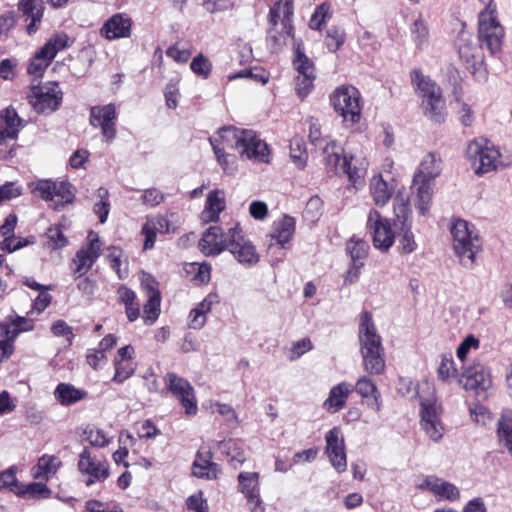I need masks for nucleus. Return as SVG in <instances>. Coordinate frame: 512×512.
<instances>
[{
	"label": "nucleus",
	"mask_w": 512,
	"mask_h": 512,
	"mask_svg": "<svg viewBox=\"0 0 512 512\" xmlns=\"http://www.w3.org/2000/svg\"><path fill=\"white\" fill-rule=\"evenodd\" d=\"M370 192L373 201L378 206H384L389 201L392 190L382 176H374L370 181Z\"/></svg>",
	"instance_id": "42"
},
{
	"label": "nucleus",
	"mask_w": 512,
	"mask_h": 512,
	"mask_svg": "<svg viewBox=\"0 0 512 512\" xmlns=\"http://www.w3.org/2000/svg\"><path fill=\"white\" fill-rule=\"evenodd\" d=\"M85 439L95 447L103 448L110 443V438L107 437L106 433L96 427H88L84 431Z\"/></svg>",
	"instance_id": "59"
},
{
	"label": "nucleus",
	"mask_w": 512,
	"mask_h": 512,
	"mask_svg": "<svg viewBox=\"0 0 512 512\" xmlns=\"http://www.w3.org/2000/svg\"><path fill=\"white\" fill-rule=\"evenodd\" d=\"M192 473L198 478L217 479L221 474V469L211 461L209 455L197 454L192 466Z\"/></svg>",
	"instance_id": "36"
},
{
	"label": "nucleus",
	"mask_w": 512,
	"mask_h": 512,
	"mask_svg": "<svg viewBox=\"0 0 512 512\" xmlns=\"http://www.w3.org/2000/svg\"><path fill=\"white\" fill-rule=\"evenodd\" d=\"M411 32L416 46L422 49L428 42L429 31L422 19H417L412 25Z\"/></svg>",
	"instance_id": "60"
},
{
	"label": "nucleus",
	"mask_w": 512,
	"mask_h": 512,
	"mask_svg": "<svg viewBox=\"0 0 512 512\" xmlns=\"http://www.w3.org/2000/svg\"><path fill=\"white\" fill-rule=\"evenodd\" d=\"M466 154L476 174H485L512 164V153L509 150H502L485 138H477L469 142Z\"/></svg>",
	"instance_id": "1"
},
{
	"label": "nucleus",
	"mask_w": 512,
	"mask_h": 512,
	"mask_svg": "<svg viewBox=\"0 0 512 512\" xmlns=\"http://www.w3.org/2000/svg\"><path fill=\"white\" fill-rule=\"evenodd\" d=\"M61 464L59 457L45 454L38 459L37 464L32 468V476L36 480L48 481L56 474Z\"/></svg>",
	"instance_id": "33"
},
{
	"label": "nucleus",
	"mask_w": 512,
	"mask_h": 512,
	"mask_svg": "<svg viewBox=\"0 0 512 512\" xmlns=\"http://www.w3.org/2000/svg\"><path fill=\"white\" fill-rule=\"evenodd\" d=\"M366 227L372 236L373 246L387 252L395 242V233L390 221L377 210L371 209L367 215Z\"/></svg>",
	"instance_id": "11"
},
{
	"label": "nucleus",
	"mask_w": 512,
	"mask_h": 512,
	"mask_svg": "<svg viewBox=\"0 0 512 512\" xmlns=\"http://www.w3.org/2000/svg\"><path fill=\"white\" fill-rule=\"evenodd\" d=\"M218 303L216 294H208L192 311L190 312V327L201 329L206 322V315L214 304Z\"/></svg>",
	"instance_id": "35"
},
{
	"label": "nucleus",
	"mask_w": 512,
	"mask_h": 512,
	"mask_svg": "<svg viewBox=\"0 0 512 512\" xmlns=\"http://www.w3.org/2000/svg\"><path fill=\"white\" fill-rule=\"evenodd\" d=\"M247 129H239L233 126L223 127L219 129L213 136L209 138L212 148L224 147L239 151L241 143L245 140L244 135Z\"/></svg>",
	"instance_id": "25"
},
{
	"label": "nucleus",
	"mask_w": 512,
	"mask_h": 512,
	"mask_svg": "<svg viewBox=\"0 0 512 512\" xmlns=\"http://www.w3.org/2000/svg\"><path fill=\"white\" fill-rule=\"evenodd\" d=\"M368 161L361 150L350 151L343 157L342 169L349 181L356 186L364 179L368 168Z\"/></svg>",
	"instance_id": "24"
},
{
	"label": "nucleus",
	"mask_w": 512,
	"mask_h": 512,
	"mask_svg": "<svg viewBox=\"0 0 512 512\" xmlns=\"http://www.w3.org/2000/svg\"><path fill=\"white\" fill-rule=\"evenodd\" d=\"M115 374L112 381L118 384L130 378L135 371V364L132 360H113Z\"/></svg>",
	"instance_id": "50"
},
{
	"label": "nucleus",
	"mask_w": 512,
	"mask_h": 512,
	"mask_svg": "<svg viewBox=\"0 0 512 512\" xmlns=\"http://www.w3.org/2000/svg\"><path fill=\"white\" fill-rule=\"evenodd\" d=\"M54 396L61 405L68 406L84 399L86 392L71 384L60 383L54 391Z\"/></svg>",
	"instance_id": "39"
},
{
	"label": "nucleus",
	"mask_w": 512,
	"mask_h": 512,
	"mask_svg": "<svg viewBox=\"0 0 512 512\" xmlns=\"http://www.w3.org/2000/svg\"><path fill=\"white\" fill-rule=\"evenodd\" d=\"M225 209V193L222 190L211 191L206 200L205 209L201 213L204 222H213L219 218V214Z\"/></svg>",
	"instance_id": "34"
},
{
	"label": "nucleus",
	"mask_w": 512,
	"mask_h": 512,
	"mask_svg": "<svg viewBox=\"0 0 512 512\" xmlns=\"http://www.w3.org/2000/svg\"><path fill=\"white\" fill-rule=\"evenodd\" d=\"M498 439L512 456V416L510 412H503L497 423Z\"/></svg>",
	"instance_id": "43"
},
{
	"label": "nucleus",
	"mask_w": 512,
	"mask_h": 512,
	"mask_svg": "<svg viewBox=\"0 0 512 512\" xmlns=\"http://www.w3.org/2000/svg\"><path fill=\"white\" fill-rule=\"evenodd\" d=\"M167 389L177 398L187 415H195L198 411L197 400L193 386L183 377L169 372L164 378Z\"/></svg>",
	"instance_id": "12"
},
{
	"label": "nucleus",
	"mask_w": 512,
	"mask_h": 512,
	"mask_svg": "<svg viewBox=\"0 0 512 512\" xmlns=\"http://www.w3.org/2000/svg\"><path fill=\"white\" fill-rule=\"evenodd\" d=\"M34 242V239L31 238H21L16 237L14 235L6 237L2 240L1 248L3 250H6L8 252H14L16 250H19L29 244H32Z\"/></svg>",
	"instance_id": "64"
},
{
	"label": "nucleus",
	"mask_w": 512,
	"mask_h": 512,
	"mask_svg": "<svg viewBox=\"0 0 512 512\" xmlns=\"http://www.w3.org/2000/svg\"><path fill=\"white\" fill-rule=\"evenodd\" d=\"M190 68L195 74L207 78L211 72L212 64L208 58L198 55L192 60Z\"/></svg>",
	"instance_id": "63"
},
{
	"label": "nucleus",
	"mask_w": 512,
	"mask_h": 512,
	"mask_svg": "<svg viewBox=\"0 0 512 512\" xmlns=\"http://www.w3.org/2000/svg\"><path fill=\"white\" fill-rule=\"evenodd\" d=\"M295 232V220L290 216H283L273 224V230L270 234L271 239L281 248H287L286 245L291 241Z\"/></svg>",
	"instance_id": "31"
},
{
	"label": "nucleus",
	"mask_w": 512,
	"mask_h": 512,
	"mask_svg": "<svg viewBox=\"0 0 512 512\" xmlns=\"http://www.w3.org/2000/svg\"><path fill=\"white\" fill-rule=\"evenodd\" d=\"M217 162L226 174H233L237 170L236 157L225 152L224 147L213 148Z\"/></svg>",
	"instance_id": "52"
},
{
	"label": "nucleus",
	"mask_w": 512,
	"mask_h": 512,
	"mask_svg": "<svg viewBox=\"0 0 512 512\" xmlns=\"http://www.w3.org/2000/svg\"><path fill=\"white\" fill-rule=\"evenodd\" d=\"M229 241V230L224 233L218 226L209 227L199 241V248L206 256L218 255L227 250Z\"/></svg>",
	"instance_id": "23"
},
{
	"label": "nucleus",
	"mask_w": 512,
	"mask_h": 512,
	"mask_svg": "<svg viewBox=\"0 0 512 512\" xmlns=\"http://www.w3.org/2000/svg\"><path fill=\"white\" fill-rule=\"evenodd\" d=\"M335 111L343 118L346 126H353L361 118L360 92L352 85L338 87L331 96Z\"/></svg>",
	"instance_id": "6"
},
{
	"label": "nucleus",
	"mask_w": 512,
	"mask_h": 512,
	"mask_svg": "<svg viewBox=\"0 0 512 512\" xmlns=\"http://www.w3.org/2000/svg\"><path fill=\"white\" fill-rule=\"evenodd\" d=\"M437 374L439 379L444 382H449L452 378L456 377L457 369L451 355H444L442 357Z\"/></svg>",
	"instance_id": "54"
},
{
	"label": "nucleus",
	"mask_w": 512,
	"mask_h": 512,
	"mask_svg": "<svg viewBox=\"0 0 512 512\" xmlns=\"http://www.w3.org/2000/svg\"><path fill=\"white\" fill-rule=\"evenodd\" d=\"M441 172V162L433 154H427L422 159L418 170L413 177V184L429 183L439 176Z\"/></svg>",
	"instance_id": "30"
},
{
	"label": "nucleus",
	"mask_w": 512,
	"mask_h": 512,
	"mask_svg": "<svg viewBox=\"0 0 512 512\" xmlns=\"http://www.w3.org/2000/svg\"><path fill=\"white\" fill-rule=\"evenodd\" d=\"M170 232V222L164 216H156L147 218L145 224L142 227V233L145 236L144 250L151 249L154 246L157 233H168Z\"/></svg>",
	"instance_id": "29"
},
{
	"label": "nucleus",
	"mask_w": 512,
	"mask_h": 512,
	"mask_svg": "<svg viewBox=\"0 0 512 512\" xmlns=\"http://www.w3.org/2000/svg\"><path fill=\"white\" fill-rule=\"evenodd\" d=\"M412 82L417 88L421 98L424 114L434 122H442L445 119V101L441 88L429 77L419 71L412 74Z\"/></svg>",
	"instance_id": "4"
},
{
	"label": "nucleus",
	"mask_w": 512,
	"mask_h": 512,
	"mask_svg": "<svg viewBox=\"0 0 512 512\" xmlns=\"http://www.w3.org/2000/svg\"><path fill=\"white\" fill-rule=\"evenodd\" d=\"M237 489L246 499L252 511L261 507L260 475L257 472H240L237 476Z\"/></svg>",
	"instance_id": "19"
},
{
	"label": "nucleus",
	"mask_w": 512,
	"mask_h": 512,
	"mask_svg": "<svg viewBox=\"0 0 512 512\" xmlns=\"http://www.w3.org/2000/svg\"><path fill=\"white\" fill-rule=\"evenodd\" d=\"M352 391L353 385L347 382H341L332 387L324 401L325 409L332 413L338 412L345 406L346 400Z\"/></svg>",
	"instance_id": "32"
},
{
	"label": "nucleus",
	"mask_w": 512,
	"mask_h": 512,
	"mask_svg": "<svg viewBox=\"0 0 512 512\" xmlns=\"http://www.w3.org/2000/svg\"><path fill=\"white\" fill-rule=\"evenodd\" d=\"M2 124L0 126V145H3L7 140L17 138L20 127L22 126V119L18 116L16 110L8 107L1 113Z\"/></svg>",
	"instance_id": "28"
},
{
	"label": "nucleus",
	"mask_w": 512,
	"mask_h": 512,
	"mask_svg": "<svg viewBox=\"0 0 512 512\" xmlns=\"http://www.w3.org/2000/svg\"><path fill=\"white\" fill-rule=\"evenodd\" d=\"M28 99L37 112L51 113L59 107L62 91L56 82L32 85Z\"/></svg>",
	"instance_id": "9"
},
{
	"label": "nucleus",
	"mask_w": 512,
	"mask_h": 512,
	"mask_svg": "<svg viewBox=\"0 0 512 512\" xmlns=\"http://www.w3.org/2000/svg\"><path fill=\"white\" fill-rule=\"evenodd\" d=\"M359 344L360 353L383 349L381 337L377 333L372 315L368 311L363 312L360 317Z\"/></svg>",
	"instance_id": "22"
},
{
	"label": "nucleus",
	"mask_w": 512,
	"mask_h": 512,
	"mask_svg": "<svg viewBox=\"0 0 512 512\" xmlns=\"http://www.w3.org/2000/svg\"><path fill=\"white\" fill-rule=\"evenodd\" d=\"M458 54L463 65L477 81L483 82L487 80L488 72L484 62L482 47L471 35L465 33L460 35Z\"/></svg>",
	"instance_id": "7"
},
{
	"label": "nucleus",
	"mask_w": 512,
	"mask_h": 512,
	"mask_svg": "<svg viewBox=\"0 0 512 512\" xmlns=\"http://www.w3.org/2000/svg\"><path fill=\"white\" fill-rule=\"evenodd\" d=\"M450 232L452 248L459 263L466 269H472L476 263V255L481 249V242L473 225L462 219L453 221Z\"/></svg>",
	"instance_id": "2"
},
{
	"label": "nucleus",
	"mask_w": 512,
	"mask_h": 512,
	"mask_svg": "<svg viewBox=\"0 0 512 512\" xmlns=\"http://www.w3.org/2000/svg\"><path fill=\"white\" fill-rule=\"evenodd\" d=\"M293 0L277 1L269 12L267 41L273 52L279 51L292 36Z\"/></svg>",
	"instance_id": "3"
},
{
	"label": "nucleus",
	"mask_w": 512,
	"mask_h": 512,
	"mask_svg": "<svg viewBox=\"0 0 512 512\" xmlns=\"http://www.w3.org/2000/svg\"><path fill=\"white\" fill-rule=\"evenodd\" d=\"M45 482L46 481L38 480V482H33L26 486L21 484V491H19L17 495L26 496L28 498H48L51 491Z\"/></svg>",
	"instance_id": "49"
},
{
	"label": "nucleus",
	"mask_w": 512,
	"mask_h": 512,
	"mask_svg": "<svg viewBox=\"0 0 512 512\" xmlns=\"http://www.w3.org/2000/svg\"><path fill=\"white\" fill-rule=\"evenodd\" d=\"M49 244L53 249H60L67 245L68 240L65 237L60 226H51L46 232Z\"/></svg>",
	"instance_id": "62"
},
{
	"label": "nucleus",
	"mask_w": 512,
	"mask_h": 512,
	"mask_svg": "<svg viewBox=\"0 0 512 512\" xmlns=\"http://www.w3.org/2000/svg\"><path fill=\"white\" fill-rule=\"evenodd\" d=\"M227 250L241 265L244 266H254L260 260V256L255 246L249 239L244 236L238 224L229 228V241Z\"/></svg>",
	"instance_id": "10"
},
{
	"label": "nucleus",
	"mask_w": 512,
	"mask_h": 512,
	"mask_svg": "<svg viewBox=\"0 0 512 512\" xmlns=\"http://www.w3.org/2000/svg\"><path fill=\"white\" fill-rule=\"evenodd\" d=\"M393 211L397 221L401 224L411 223V208L409 196L406 192L398 190L393 200Z\"/></svg>",
	"instance_id": "41"
},
{
	"label": "nucleus",
	"mask_w": 512,
	"mask_h": 512,
	"mask_svg": "<svg viewBox=\"0 0 512 512\" xmlns=\"http://www.w3.org/2000/svg\"><path fill=\"white\" fill-rule=\"evenodd\" d=\"M147 302L144 304L143 321L146 325H152L160 314L161 295L160 292H154L150 297H147Z\"/></svg>",
	"instance_id": "46"
},
{
	"label": "nucleus",
	"mask_w": 512,
	"mask_h": 512,
	"mask_svg": "<svg viewBox=\"0 0 512 512\" xmlns=\"http://www.w3.org/2000/svg\"><path fill=\"white\" fill-rule=\"evenodd\" d=\"M460 382L466 390H471L478 396L486 397L487 390L492 385L489 370L480 362L474 361L462 373Z\"/></svg>",
	"instance_id": "14"
},
{
	"label": "nucleus",
	"mask_w": 512,
	"mask_h": 512,
	"mask_svg": "<svg viewBox=\"0 0 512 512\" xmlns=\"http://www.w3.org/2000/svg\"><path fill=\"white\" fill-rule=\"evenodd\" d=\"M6 489L15 494L21 491V483L15 476V468L11 467L5 471L0 472V490Z\"/></svg>",
	"instance_id": "55"
},
{
	"label": "nucleus",
	"mask_w": 512,
	"mask_h": 512,
	"mask_svg": "<svg viewBox=\"0 0 512 512\" xmlns=\"http://www.w3.org/2000/svg\"><path fill=\"white\" fill-rule=\"evenodd\" d=\"M244 138L238 151L241 158L260 163L270 162L269 147L255 131L247 129Z\"/></svg>",
	"instance_id": "17"
},
{
	"label": "nucleus",
	"mask_w": 512,
	"mask_h": 512,
	"mask_svg": "<svg viewBox=\"0 0 512 512\" xmlns=\"http://www.w3.org/2000/svg\"><path fill=\"white\" fill-rule=\"evenodd\" d=\"M98 197L100 198L99 202L94 204V213L99 216L100 222L103 224L106 222L109 210L110 203L108 201V190L105 188L98 189Z\"/></svg>",
	"instance_id": "61"
},
{
	"label": "nucleus",
	"mask_w": 512,
	"mask_h": 512,
	"mask_svg": "<svg viewBox=\"0 0 512 512\" xmlns=\"http://www.w3.org/2000/svg\"><path fill=\"white\" fill-rule=\"evenodd\" d=\"M55 191H53V203L56 209L69 203L72 200L73 194L70 191V185L65 182L55 183Z\"/></svg>",
	"instance_id": "57"
},
{
	"label": "nucleus",
	"mask_w": 512,
	"mask_h": 512,
	"mask_svg": "<svg viewBox=\"0 0 512 512\" xmlns=\"http://www.w3.org/2000/svg\"><path fill=\"white\" fill-rule=\"evenodd\" d=\"M294 67L298 72V76H316L313 62L304 54L298 45L295 50Z\"/></svg>",
	"instance_id": "51"
},
{
	"label": "nucleus",
	"mask_w": 512,
	"mask_h": 512,
	"mask_svg": "<svg viewBox=\"0 0 512 512\" xmlns=\"http://www.w3.org/2000/svg\"><path fill=\"white\" fill-rule=\"evenodd\" d=\"M67 46L68 36L66 34H55L40 49V55L47 59H53L59 51Z\"/></svg>",
	"instance_id": "45"
},
{
	"label": "nucleus",
	"mask_w": 512,
	"mask_h": 512,
	"mask_svg": "<svg viewBox=\"0 0 512 512\" xmlns=\"http://www.w3.org/2000/svg\"><path fill=\"white\" fill-rule=\"evenodd\" d=\"M78 468L82 474L88 476L86 480L88 486L95 482H102L109 476L107 463L92 456L88 449H84L80 454Z\"/></svg>",
	"instance_id": "20"
},
{
	"label": "nucleus",
	"mask_w": 512,
	"mask_h": 512,
	"mask_svg": "<svg viewBox=\"0 0 512 512\" xmlns=\"http://www.w3.org/2000/svg\"><path fill=\"white\" fill-rule=\"evenodd\" d=\"M116 118L117 112L114 104L94 106L90 110V124L95 128H101L104 139L109 143L116 137Z\"/></svg>",
	"instance_id": "15"
},
{
	"label": "nucleus",
	"mask_w": 512,
	"mask_h": 512,
	"mask_svg": "<svg viewBox=\"0 0 512 512\" xmlns=\"http://www.w3.org/2000/svg\"><path fill=\"white\" fill-rule=\"evenodd\" d=\"M346 250L351 256L352 262L363 260L368 255V243L358 237H352L346 244Z\"/></svg>",
	"instance_id": "48"
},
{
	"label": "nucleus",
	"mask_w": 512,
	"mask_h": 512,
	"mask_svg": "<svg viewBox=\"0 0 512 512\" xmlns=\"http://www.w3.org/2000/svg\"><path fill=\"white\" fill-rule=\"evenodd\" d=\"M100 32L108 40L129 37L131 20L124 14H115L104 23Z\"/></svg>",
	"instance_id": "27"
},
{
	"label": "nucleus",
	"mask_w": 512,
	"mask_h": 512,
	"mask_svg": "<svg viewBox=\"0 0 512 512\" xmlns=\"http://www.w3.org/2000/svg\"><path fill=\"white\" fill-rule=\"evenodd\" d=\"M345 42V33L338 27L328 29L325 44L330 52H336Z\"/></svg>",
	"instance_id": "58"
},
{
	"label": "nucleus",
	"mask_w": 512,
	"mask_h": 512,
	"mask_svg": "<svg viewBox=\"0 0 512 512\" xmlns=\"http://www.w3.org/2000/svg\"><path fill=\"white\" fill-rule=\"evenodd\" d=\"M18 10L25 17V21L28 22L27 33L29 35L35 34L40 27L45 10L43 0H20Z\"/></svg>",
	"instance_id": "26"
},
{
	"label": "nucleus",
	"mask_w": 512,
	"mask_h": 512,
	"mask_svg": "<svg viewBox=\"0 0 512 512\" xmlns=\"http://www.w3.org/2000/svg\"><path fill=\"white\" fill-rule=\"evenodd\" d=\"M290 157L296 166L299 168L304 167L307 160V153L304 142L301 138H294L291 140Z\"/></svg>",
	"instance_id": "53"
},
{
	"label": "nucleus",
	"mask_w": 512,
	"mask_h": 512,
	"mask_svg": "<svg viewBox=\"0 0 512 512\" xmlns=\"http://www.w3.org/2000/svg\"><path fill=\"white\" fill-rule=\"evenodd\" d=\"M413 188L416 193L415 207L420 215L425 216L431 207L432 185L429 183H418L413 184Z\"/></svg>",
	"instance_id": "40"
},
{
	"label": "nucleus",
	"mask_w": 512,
	"mask_h": 512,
	"mask_svg": "<svg viewBox=\"0 0 512 512\" xmlns=\"http://www.w3.org/2000/svg\"><path fill=\"white\" fill-rule=\"evenodd\" d=\"M412 82L417 88L421 98L424 114L434 122H442L445 119V101L441 88L429 77L419 71L412 74Z\"/></svg>",
	"instance_id": "5"
},
{
	"label": "nucleus",
	"mask_w": 512,
	"mask_h": 512,
	"mask_svg": "<svg viewBox=\"0 0 512 512\" xmlns=\"http://www.w3.org/2000/svg\"><path fill=\"white\" fill-rule=\"evenodd\" d=\"M417 488L427 490L438 500L456 501L460 497L459 489L453 484L434 475L426 476L419 483Z\"/></svg>",
	"instance_id": "21"
},
{
	"label": "nucleus",
	"mask_w": 512,
	"mask_h": 512,
	"mask_svg": "<svg viewBox=\"0 0 512 512\" xmlns=\"http://www.w3.org/2000/svg\"><path fill=\"white\" fill-rule=\"evenodd\" d=\"M102 244L96 232L90 231L87 236V245L77 251L73 260L74 273L79 276L87 273L100 256Z\"/></svg>",
	"instance_id": "16"
},
{
	"label": "nucleus",
	"mask_w": 512,
	"mask_h": 512,
	"mask_svg": "<svg viewBox=\"0 0 512 512\" xmlns=\"http://www.w3.org/2000/svg\"><path fill=\"white\" fill-rule=\"evenodd\" d=\"M505 31L497 13L492 9H483L478 15V37L489 52L494 55L501 51Z\"/></svg>",
	"instance_id": "8"
},
{
	"label": "nucleus",
	"mask_w": 512,
	"mask_h": 512,
	"mask_svg": "<svg viewBox=\"0 0 512 512\" xmlns=\"http://www.w3.org/2000/svg\"><path fill=\"white\" fill-rule=\"evenodd\" d=\"M420 426L433 442H439L443 438L445 428L441 421V407L436 401H421Z\"/></svg>",
	"instance_id": "13"
},
{
	"label": "nucleus",
	"mask_w": 512,
	"mask_h": 512,
	"mask_svg": "<svg viewBox=\"0 0 512 512\" xmlns=\"http://www.w3.org/2000/svg\"><path fill=\"white\" fill-rule=\"evenodd\" d=\"M217 449L228 457L231 463L243 464L246 460L243 444L234 439H228L217 443Z\"/></svg>",
	"instance_id": "37"
},
{
	"label": "nucleus",
	"mask_w": 512,
	"mask_h": 512,
	"mask_svg": "<svg viewBox=\"0 0 512 512\" xmlns=\"http://www.w3.org/2000/svg\"><path fill=\"white\" fill-rule=\"evenodd\" d=\"M417 248V243L414 234L411 231V223L401 224L400 234L398 239V249L405 254L414 252Z\"/></svg>",
	"instance_id": "47"
},
{
	"label": "nucleus",
	"mask_w": 512,
	"mask_h": 512,
	"mask_svg": "<svg viewBox=\"0 0 512 512\" xmlns=\"http://www.w3.org/2000/svg\"><path fill=\"white\" fill-rule=\"evenodd\" d=\"M363 369L369 375H381L385 370L384 349L361 353Z\"/></svg>",
	"instance_id": "38"
},
{
	"label": "nucleus",
	"mask_w": 512,
	"mask_h": 512,
	"mask_svg": "<svg viewBox=\"0 0 512 512\" xmlns=\"http://www.w3.org/2000/svg\"><path fill=\"white\" fill-rule=\"evenodd\" d=\"M331 17L330 5L322 3L319 5L312 14L309 27L314 30H319L321 26Z\"/></svg>",
	"instance_id": "56"
},
{
	"label": "nucleus",
	"mask_w": 512,
	"mask_h": 512,
	"mask_svg": "<svg viewBox=\"0 0 512 512\" xmlns=\"http://www.w3.org/2000/svg\"><path fill=\"white\" fill-rule=\"evenodd\" d=\"M327 454L332 467L342 473L347 469V457L345 452L344 439L340 435L338 428L329 430L325 436Z\"/></svg>",
	"instance_id": "18"
},
{
	"label": "nucleus",
	"mask_w": 512,
	"mask_h": 512,
	"mask_svg": "<svg viewBox=\"0 0 512 512\" xmlns=\"http://www.w3.org/2000/svg\"><path fill=\"white\" fill-rule=\"evenodd\" d=\"M16 336L17 331L11 330L10 325L0 324V362L12 354Z\"/></svg>",
	"instance_id": "44"
}]
</instances>
